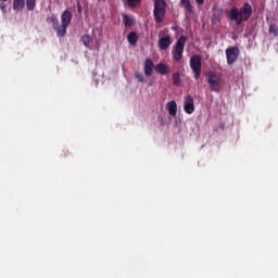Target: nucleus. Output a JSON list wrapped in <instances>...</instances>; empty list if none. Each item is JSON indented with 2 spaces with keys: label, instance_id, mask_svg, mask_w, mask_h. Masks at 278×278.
<instances>
[{
  "label": "nucleus",
  "instance_id": "f257e3e1",
  "mask_svg": "<svg viewBox=\"0 0 278 278\" xmlns=\"http://www.w3.org/2000/svg\"><path fill=\"white\" fill-rule=\"evenodd\" d=\"M47 21L48 23H52V27L54 31H56V36L64 38V36H66V29H68V25H71V21H73V14L71 11L65 10L61 15L62 25H60V21H58L55 15H51Z\"/></svg>",
  "mask_w": 278,
  "mask_h": 278
},
{
  "label": "nucleus",
  "instance_id": "f03ea898",
  "mask_svg": "<svg viewBox=\"0 0 278 278\" xmlns=\"http://www.w3.org/2000/svg\"><path fill=\"white\" fill-rule=\"evenodd\" d=\"M253 15V7L249 2H245L242 8L238 9L233 7L230 9L228 18L233 21L236 25H242L247 23Z\"/></svg>",
  "mask_w": 278,
  "mask_h": 278
},
{
  "label": "nucleus",
  "instance_id": "7ed1b4c3",
  "mask_svg": "<svg viewBox=\"0 0 278 278\" xmlns=\"http://www.w3.org/2000/svg\"><path fill=\"white\" fill-rule=\"evenodd\" d=\"M206 81L212 92H220L223 90V74L218 72H208L206 74Z\"/></svg>",
  "mask_w": 278,
  "mask_h": 278
},
{
  "label": "nucleus",
  "instance_id": "20e7f679",
  "mask_svg": "<svg viewBox=\"0 0 278 278\" xmlns=\"http://www.w3.org/2000/svg\"><path fill=\"white\" fill-rule=\"evenodd\" d=\"M186 42H188V37L185 35L180 36L178 40L176 41L173 50L172 55L174 62H180L184 58V49H186Z\"/></svg>",
  "mask_w": 278,
  "mask_h": 278
},
{
  "label": "nucleus",
  "instance_id": "39448f33",
  "mask_svg": "<svg viewBox=\"0 0 278 278\" xmlns=\"http://www.w3.org/2000/svg\"><path fill=\"white\" fill-rule=\"evenodd\" d=\"M153 16L155 23H164V17L166 16V1L154 0Z\"/></svg>",
  "mask_w": 278,
  "mask_h": 278
},
{
  "label": "nucleus",
  "instance_id": "423d86ee",
  "mask_svg": "<svg viewBox=\"0 0 278 278\" xmlns=\"http://www.w3.org/2000/svg\"><path fill=\"white\" fill-rule=\"evenodd\" d=\"M240 55V49L238 47H230L226 49V60L227 64L231 66V64H236L238 62V56Z\"/></svg>",
  "mask_w": 278,
  "mask_h": 278
},
{
  "label": "nucleus",
  "instance_id": "0eeeda50",
  "mask_svg": "<svg viewBox=\"0 0 278 278\" xmlns=\"http://www.w3.org/2000/svg\"><path fill=\"white\" fill-rule=\"evenodd\" d=\"M190 68L194 73V78L199 79L201 77V55L195 54L190 58Z\"/></svg>",
  "mask_w": 278,
  "mask_h": 278
},
{
  "label": "nucleus",
  "instance_id": "6e6552de",
  "mask_svg": "<svg viewBox=\"0 0 278 278\" xmlns=\"http://www.w3.org/2000/svg\"><path fill=\"white\" fill-rule=\"evenodd\" d=\"M184 111L186 114H194V98L191 96L185 98Z\"/></svg>",
  "mask_w": 278,
  "mask_h": 278
},
{
  "label": "nucleus",
  "instance_id": "1a4fd4ad",
  "mask_svg": "<svg viewBox=\"0 0 278 278\" xmlns=\"http://www.w3.org/2000/svg\"><path fill=\"white\" fill-rule=\"evenodd\" d=\"M155 64H153V60L151 59H146L144 65H143V71L146 77H151L153 75V68Z\"/></svg>",
  "mask_w": 278,
  "mask_h": 278
},
{
  "label": "nucleus",
  "instance_id": "9d476101",
  "mask_svg": "<svg viewBox=\"0 0 278 278\" xmlns=\"http://www.w3.org/2000/svg\"><path fill=\"white\" fill-rule=\"evenodd\" d=\"M154 70L156 73H159V75H168V73H170V67L164 63L156 64Z\"/></svg>",
  "mask_w": 278,
  "mask_h": 278
},
{
  "label": "nucleus",
  "instance_id": "9b49d317",
  "mask_svg": "<svg viewBox=\"0 0 278 278\" xmlns=\"http://www.w3.org/2000/svg\"><path fill=\"white\" fill-rule=\"evenodd\" d=\"M172 41H170V37L166 36V37H162L159 40V48L161 49V51H166V49H168V47H170Z\"/></svg>",
  "mask_w": 278,
  "mask_h": 278
},
{
  "label": "nucleus",
  "instance_id": "f8f14e48",
  "mask_svg": "<svg viewBox=\"0 0 278 278\" xmlns=\"http://www.w3.org/2000/svg\"><path fill=\"white\" fill-rule=\"evenodd\" d=\"M167 111L170 116H177V102L174 100L169 101L167 103Z\"/></svg>",
  "mask_w": 278,
  "mask_h": 278
},
{
  "label": "nucleus",
  "instance_id": "ddd939ff",
  "mask_svg": "<svg viewBox=\"0 0 278 278\" xmlns=\"http://www.w3.org/2000/svg\"><path fill=\"white\" fill-rule=\"evenodd\" d=\"M25 9V0H13V10L15 12H23Z\"/></svg>",
  "mask_w": 278,
  "mask_h": 278
},
{
  "label": "nucleus",
  "instance_id": "4468645a",
  "mask_svg": "<svg viewBox=\"0 0 278 278\" xmlns=\"http://www.w3.org/2000/svg\"><path fill=\"white\" fill-rule=\"evenodd\" d=\"M129 45H136L138 42V34L136 31H130L127 36Z\"/></svg>",
  "mask_w": 278,
  "mask_h": 278
},
{
  "label": "nucleus",
  "instance_id": "2eb2a0df",
  "mask_svg": "<svg viewBox=\"0 0 278 278\" xmlns=\"http://www.w3.org/2000/svg\"><path fill=\"white\" fill-rule=\"evenodd\" d=\"M180 5H182V8H185V10L189 12V14H192L193 7L190 3V0H180Z\"/></svg>",
  "mask_w": 278,
  "mask_h": 278
},
{
  "label": "nucleus",
  "instance_id": "dca6fc26",
  "mask_svg": "<svg viewBox=\"0 0 278 278\" xmlns=\"http://www.w3.org/2000/svg\"><path fill=\"white\" fill-rule=\"evenodd\" d=\"M123 23L125 27H134V18L127 14L123 15Z\"/></svg>",
  "mask_w": 278,
  "mask_h": 278
},
{
  "label": "nucleus",
  "instance_id": "f3484780",
  "mask_svg": "<svg viewBox=\"0 0 278 278\" xmlns=\"http://www.w3.org/2000/svg\"><path fill=\"white\" fill-rule=\"evenodd\" d=\"M81 42L85 45V47L88 49L90 48V42H92V37L90 35H84L80 38Z\"/></svg>",
  "mask_w": 278,
  "mask_h": 278
},
{
  "label": "nucleus",
  "instance_id": "a211bd4d",
  "mask_svg": "<svg viewBox=\"0 0 278 278\" xmlns=\"http://www.w3.org/2000/svg\"><path fill=\"white\" fill-rule=\"evenodd\" d=\"M126 3L128 8H138L142 3V0H126Z\"/></svg>",
  "mask_w": 278,
  "mask_h": 278
},
{
  "label": "nucleus",
  "instance_id": "6ab92c4d",
  "mask_svg": "<svg viewBox=\"0 0 278 278\" xmlns=\"http://www.w3.org/2000/svg\"><path fill=\"white\" fill-rule=\"evenodd\" d=\"M26 8L30 12H34L36 10V0H26Z\"/></svg>",
  "mask_w": 278,
  "mask_h": 278
},
{
  "label": "nucleus",
  "instance_id": "aec40b11",
  "mask_svg": "<svg viewBox=\"0 0 278 278\" xmlns=\"http://www.w3.org/2000/svg\"><path fill=\"white\" fill-rule=\"evenodd\" d=\"M173 84L174 86H179V84H181V75L179 74V72L173 75Z\"/></svg>",
  "mask_w": 278,
  "mask_h": 278
},
{
  "label": "nucleus",
  "instance_id": "412c9836",
  "mask_svg": "<svg viewBox=\"0 0 278 278\" xmlns=\"http://www.w3.org/2000/svg\"><path fill=\"white\" fill-rule=\"evenodd\" d=\"M269 34L274 36V38H276V36H278V27L275 24H270L269 25Z\"/></svg>",
  "mask_w": 278,
  "mask_h": 278
},
{
  "label": "nucleus",
  "instance_id": "4be33fe9",
  "mask_svg": "<svg viewBox=\"0 0 278 278\" xmlns=\"http://www.w3.org/2000/svg\"><path fill=\"white\" fill-rule=\"evenodd\" d=\"M135 77H136V79H138V81H140L141 84H144V75L140 74V72H136V73H135Z\"/></svg>",
  "mask_w": 278,
  "mask_h": 278
},
{
  "label": "nucleus",
  "instance_id": "5701e85b",
  "mask_svg": "<svg viewBox=\"0 0 278 278\" xmlns=\"http://www.w3.org/2000/svg\"><path fill=\"white\" fill-rule=\"evenodd\" d=\"M195 2L198 3V5H203V3H205V0H195Z\"/></svg>",
  "mask_w": 278,
  "mask_h": 278
},
{
  "label": "nucleus",
  "instance_id": "b1692460",
  "mask_svg": "<svg viewBox=\"0 0 278 278\" xmlns=\"http://www.w3.org/2000/svg\"><path fill=\"white\" fill-rule=\"evenodd\" d=\"M0 10H2V12H5V3H0Z\"/></svg>",
  "mask_w": 278,
  "mask_h": 278
},
{
  "label": "nucleus",
  "instance_id": "393cba45",
  "mask_svg": "<svg viewBox=\"0 0 278 278\" xmlns=\"http://www.w3.org/2000/svg\"><path fill=\"white\" fill-rule=\"evenodd\" d=\"M213 21H216V16H213Z\"/></svg>",
  "mask_w": 278,
  "mask_h": 278
},
{
  "label": "nucleus",
  "instance_id": "a878e982",
  "mask_svg": "<svg viewBox=\"0 0 278 278\" xmlns=\"http://www.w3.org/2000/svg\"><path fill=\"white\" fill-rule=\"evenodd\" d=\"M2 1H8V0H2Z\"/></svg>",
  "mask_w": 278,
  "mask_h": 278
}]
</instances>
